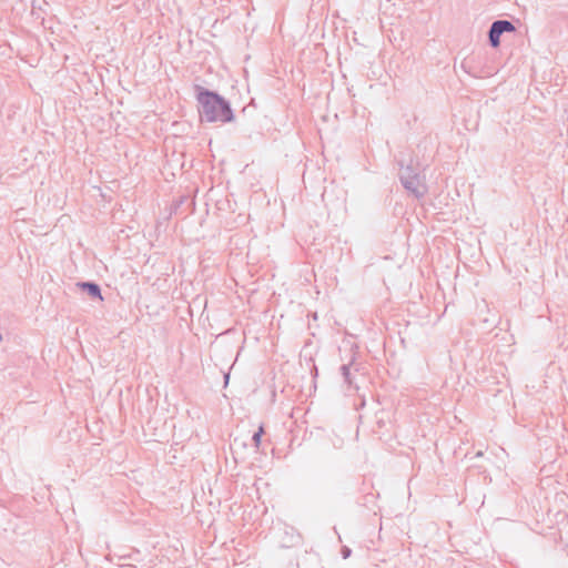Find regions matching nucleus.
<instances>
[{
  "mask_svg": "<svg viewBox=\"0 0 568 568\" xmlns=\"http://www.w3.org/2000/svg\"><path fill=\"white\" fill-rule=\"evenodd\" d=\"M199 113L206 122L229 123L234 120L230 102L215 91L195 85Z\"/></svg>",
  "mask_w": 568,
  "mask_h": 568,
  "instance_id": "1",
  "label": "nucleus"
},
{
  "mask_svg": "<svg viewBox=\"0 0 568 568\" xmlns=\"http://www.w3.org/2000/svg\"><path fill=\"white\" fill-rule=\"evenodd\" d=\"M233 445H235V446H236V445H241V446H243V447H244V446H245V443H244V442H243V443H240L239 438H235V439H234V442H233Z\"/></svg>",
  "mask_w": 568,
  "mask_h": 568,
  "instance_id": "10",
  "label": "nucleus"
},
{
  "mask_svg": "<svg viewBox=\"0 0 568 568\" xmlns=\"http://www.w3.org/2000/svg\"><path fill=\"white\" fill-rule=\"evenodd\" d=\"M341 555H342L343 559H347L352 555V549L349 547H347V546H343L342 549H341Z\"/></svg>",
  "mask_w": 568,
  "mask_h": 568,
  "instance_id": "8",
  "label": "nucleus"
},
{
  "mask_svg": "<svg viewBox=\"0 0 568 568\" xmlns=\"http://www.w3.org/2000/svg\"><path fill=\"white\" fill-rule=\"evenodd\" d=\"M462 69H464L468 74H474L471 71H470V67H469V62L467 59H465L462 64H460Z\"/></svg>",
  "mask_w": 568,
  "mask_h": 568,
  "instance_id": "9",
  "label": "nucleus"
},
{
  "mask_svg": "<svg viewBox=\"0 0 568 568\" xmlns=\"http://www.w3.org/2000/svg\"><path fill=\"white\" fill-rule=\"evenodd\" d=\"M0 341H2V335L0 334Z\"/></svg>",
  "mask_w": 568,
  "mask_h": 568,
  "instance_id": "13",
  "label": "nucleus"
},
{
  "mask_svg": "<svg viewBox=\"0 0 568 568\" xmlns=\"http://www.w3.org/2000/svg\"><path fill=\"white\" fill-rule=\"evenodd\" d=\"M516 28L509 20H496L494 21L488 30V41L491 48H498L500 45V37L506 32H514Z\"/></svg>",
  "mask_w": 568,
  "mask_h": 568,
  "instance_id": "2",
  "label": "nucleus"
},
{
  "mask_svg": "<svg viewBox=\"0 0 568 568\" xmlns=\"http://www.w3.org/2000/svg\"><path fill=\"white\" fill-rule=\"evenodd\" d=\"M229 377H230V376H229V374H227V375H225V383H227V382H229Z\"/></svg>",
  "mask_w": 568,
  "mask_h": 568,
  "instance_id": "11",
  "label": "nucleus"
},
{
  "mask_svg": "<svg viewBox=\"0 0 568 568\" xmlns=\"http://www.w3.org/2000/svg\"><path fill=\"white\" fill-rule=\"evenodd\" d=\"M414 175H419L416 170L412 165L402 166L399 172V180L400 183L405 182V178L409 180V178H413Z\"/></svg>",
  "mask_w": 568,
  "mask_h": 568,
  "instance_id": "5",
  "label": "nucleus"
},
{
  "mask_svg": "<svg viewBox=\"0 0 568 568\" xmlns=\"http://www.w3.org/2000/svg\"><path fill=\"white\" fill-rule=\"evenodd\" d=\"M263 434H264V428H263V426H260L258 429L251 437L252 444L256 449H258L261 446V440H262Z\"/></svg>",
  "mask_w": 568,
  "mask_h": 568,
  "instance_id": "6",
  "label": "nucleus"
},
{
  "mask_svg": "<svg viewBox=\"0 0 568 568\" xmlns=\"http://www.w3.org/2000/svg\"><path fill=\"white\" fill-rule=\"evenodd\" d=\"M402 185L416 199H420L427 193V186L424 182V178L420 175H414L409 178V180L405 178V182H403Z\"/></svg>",
  "mask_w": 568,
  "mask_h": 568,
  "instance_id": "3",
  "label": "nucleus"
},
{
  "mask_svg": "<svg viewBox=\"0 0 568 568\" xmlns=\"http://www.w3.org/2000/svg\"><path fill=\"white\" fill-rule=\"evenodd\" d=\"M481 455H483V453H481V452H478V453L476 454V457L481 456Z\"/></svg>",
  "mask_w": 568,
  "mask_h": 568,
  "instance_id": "12",
  "label": "nucleus"
},
{
  "mask_svg": "<svg viewBox=\"0 0 568 568\" xmlns=\"http://www.w3.org/2000/svg\"><path fill=\"white\" fill-rule=\"evenodd\" d=\"M341 373H342V376L344 378V381L351 385L352 384V381H351V368H349V364H345V365H342L341 367Z\"/></svg>",
  "mask_w": 568,
  "mask_h": 568,
  "instance_id": "7",
  "label": "nucleus"
},
{
  "mask_svg": "<svg viewBox=\"0 0 568 568\" xmlns=\"http://www.w3.org/2000/svg\"><path fill=\"white\" fill-rule=\"evenodd\" d=\"M78 286L93 298L102 300L101 287L94 282H79Z\"/></svg>",
  "mask_w": 568,
  "mask_h": 568,
  "instance_id": "4",
  "label": "nucleus"
}]
</instances>
